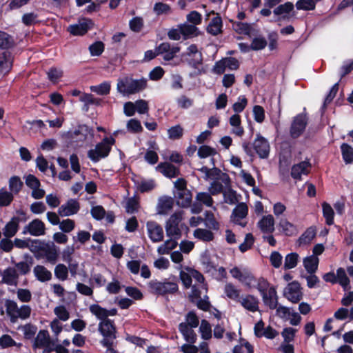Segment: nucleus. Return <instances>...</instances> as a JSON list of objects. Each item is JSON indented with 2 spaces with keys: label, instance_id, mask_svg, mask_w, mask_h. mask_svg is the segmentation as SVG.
<instances>
[{
  "label": "nucleus",
  "instance_id": "1",
  "mask_svg": "<svg viewBox=\"0 0 353 353\" xmlns=\"http://www.w3.org/2000/svg\"><path fill=\"white\" fill-rule=\"evenodd\" d=\"M146 80L134 79L131 77L125 76L117 80V92L123 96H129L141 92L146 88Z\"/></svg>",
  "mask_w": 353,
  "mask_h": 353
},
{
  "label": "nucleus",
  "instance_id": "2",
  "mask_svg": "<svg viewBox=\"0 0 353 353\" xmlns=\"http://www.w3.org/2000/svg\"><path fill=\"white\" fill-rule=\"evenodd\" d=\"M183 218L184 212L183 211H177L170 216L165 225L168 236L175 239L181 238L182 231L185 227L184 223H182Z\"/></svg>",
  "mask_w": 353,
  "mask_h": 353
},
{
  "label": "nucleus",
  "instance_id": "3",
  "mask_svg": "<svg viewBox=\"0 0 353 353\" xmlns=\"http://www.w3.org/2000/svg\"><path fill=\"white\" fill-rule=\"evenodd\" d=\"M115 139L112 137H105L101 142L96 145L95 148L88 152V156L91 161L97 162L103 158L108 156L112 146L114 144Z\"/></svg>",
  "mask_w": 353,
  "mask_h": 353
},
{
  "label": "nucleus",
  "instance_id": "4",
  "mask_svg": "<svg viewBox=\"0 0 353 353\" xmlns=\"http://www.w3.org/2000/svg\"><path fill=\"white\" fill-rule=\"evenodd\" d=\"M188 63L195 69H199L203 63V57L201 52L199 51L196 45L192 44L188 47L185 52L183 54Z\"/></svg>",
  "mask_w": 353,
  "mask_h": 353
},
{
  "label": "nucleus",
  "instance_id": "5",
  "mask_svg": "<svg viewBox=\"0 0 353 353\" xmlns=\"http://www.w3.org/2000/svg\"><path fill=\"white\" fill-rule=\"evenodd\" d=\"M214 200L210 193L205 192H197L195 196V202L191 205V212L193 214H199L203 210L202 205L206 207H212Z\"/></svg>",
  "mask_w": 353,
  "mask_h": 353
},
{
  "label": "nucleus",
  "instance_id": "6",
  "mask_svg": "<svg viewBox=\"0 0 353 353\" xmlns=\"http://www.w3.org/2000/svg\"><path fill=\"white\" fill-rule=\"evenodd\" d=\"M239 67V63L237 59L233 57H226L215 63L213 68L214 73L221 74L225 72L226 69L236 70Z\"/></svg>",
  "mask_w": 353,
  "mask_h": 353
},
{
  "label": "nucleus",
  "instance_id": "7",
  "mask_svg": "<svg viewBox=\"0 0 353 353\" xmlns=\"http://www.w3.org/2000/svg\"><path fill=\"white\" fill-rule=\"evenodd\" d=\"M263 298L264 304L271 310H274L278 305V296L276 288H258Z\"/></svg>",
  "mask_w": 353,
  "mask_h": 353
},
{
  "label": "nucleus",
  "instance_id": "8",
  "mask_svg": "<svg viewBox=\"0 0 353 353\" xmlns=\"http://www.w3.org/2000/svg\"><path fill=\"white\" fill-rule=\"evenodd\" d=\"M99 331L103 336V339L114 340L116 339V326L114 321L107 319L100 321L99 323Z\"/></svg>",
  "mask_w": 353,
  "mask_h": 353
},
{
  "label": "nucleus",
  "instance_id": "9",
  "mask_svg": "<svg viewBox=\"0 0 353 353\" xmlns=\"http://www.w3.org/2000/svg\"><path fill=\"white\" fill-rule=\"evenodd\" d=\"M25 182L28 187L32 189V196L35 199H39L44 196L45 191L40 188L39 180L32 174H28L25 178Z\"/></svg>",
  "mask_w": 353,
  "mask_h": 353
},
{
  "label": "nucleus",
  "instance_id": "10",
  "mask_svg": "<svg viewBox=\"0 0 353 353\" xmlns=\"http://www.w3.org/2000/svg\"><path fill=\"white\" fill-rule=\"evenodd\" d=\"M254 148L261 159H266L270 153V145L268 141L261 134H256V138L254 141Z\"/></svg>",
  "mask_w": 353,
  "mask_h": 353
},
{
  "label": "nucleus",
  "instance_id": "11",
  "mask_svg": "<svg viewBox=\"0 0 353 353\" xmlns=\"http://www.w3.org/2000/svg\"><path fill=\"white\" fill-rule=\"evenodd\" d=\"M92 26V21L88 19L79 20L76 24L70 25L68 28L70 33L74 36H81L85 34Z\"/></svg>",
  "mask_w": 353,
  "mask_h": 353
},
{
  "label": "nucleus",
  "instance_id": "12",
  "mask_svg": "<svg viewBox=\"0 0 353 353\" xmlns=\"http://www.w3.org/2000/svg\"><path fill=\"white\" fill-rule=\"evenodd\" d=\"M146 228L149 238L153 242H160L163 239V230L162 227L154 221H148Z\"/></svg>",
  "mask_w": 353,
  "mask_h": 353
},
{
  "label": "nucleus",
  "instance_id": "13",
  "mask_svg": "<svg viewBox=\"0 0 353 353\" xmlns=\"http://www.w3.org/2000/svg\"><path fill=\"white\" fill-rule=\"evenodd\" d=\"M307 125V117L305 114L297 115L292 123L290 133L292 137H299L305 130Z\"/></svg>",
  "mask_w": 353,
  "mask_h": 353
},
{
  "label": "nucleus",
  "instance_id": "14",
  "mask_svg": "<svg viewBox=\"0 0 353 353\" xmlns=\"http://www.w3.org/2000/svg\"><path fill=\"white\" fill-rule=\"evenodd\" d=\"M27 232L34 236L45 234L46 227L44 223L38 219H34L24 228L23 233Z\"/></svg>",
  "mask_w": 353,
  "mask_h": 353
},
{
  "label": "nucleus",
  "instance_id": "15",
  "mask_svg": "<svg viewBox=\"0 0 353 353\" xmlns=\"http://www.w3.org/2000/svg\"><path fill=\"white\" fill-rule=\"evenodd\" d=\"M248 213V207L245 203H239L236 208L233 210L232 214V218L234 223L240 225L242 227H245L246 223L241 222V221L245 218Z\"/></svg>",
  "mask_w": 353,
  "mask_h": 353
},
{
  "label": "nucleus",
  "instance_id": "16",
  "mask_svg": "<svg viewBox=\"0 0 353 353\" xmlns=\"http://www.w3.org/2000/svg\"><path fill=\"white\" fill-rule=\"evenodd\" d=\"M47 344L54 345V341L50 339L49 332L47 330H41L39 331L37 336L34 339L32 348L34 350L42 348Z\"/></svg>",
  "mask_w": 353,
  "mask_h": 353
},
{
  "label": "nucleus",
  "instance_id": "17",
  "mask_svg": "<svg viewBox=\"0 0 353 353\" xmlns=\"http://www.w3.org/2000/svg\"><path fill=\"white\" fill-rule=\"evenodd\" d=\"M157 54H163V59L166 61L172 59L176 53L180 51V48L176 46H171L169 43H162L157 48Z\"/></svg>",
  "mask_w": 353,
  "mask_h": 353
},
{
  "label": "nucleus",
  "instance_id": "18",
  "mask_svg": "<svg viewBox=\"0 0 353 353\" xmlns=\"http://www.w3.org/2000/svg\"><path fill=\"white\" fill-rule=\"evenodd\" d=\"M79 208V203L77 200L70 199L66 203L60 206L58 212L62 216H69L77 214Z\"/></svg>",
  "mask_w": 353,
  "mask_h": 353
},
{
  "label": "nucleus",
  "instance_id": "19",
  "mask_svg": "<svg viewBox=\"0 0 353 353\" xmlns=\"http://www.w3.org/2000/svg\"><path fill=\"white\" fill-rule=\"evenodd\" d=\"M230 272L234 278L239 280L240 281L248 285H254V283H253L252 281L255 282V279L250 272L245 270L241 271L237 267L232 268Z\"/></svg>",
  "mask_w": 353,
  "mask_h": 353
},
{
  "label": "nucleus",
  "instance_id": "20",
  "mask_svg": "<svg viewBox=\"0 0 353 353\" xmlns=\"http://www.w3.org/2000/svg\"><path fill=\"white\" fill-rule=\"evenodd\" d=\"M311 165L307 161L295 164L292 168L291 176L294 179H301L302 175L308 174Z\"/></svg>",
  "mask_w": 353,
  "mask_h": 353
},
{
  "label": "nucleus",
  "instance_id": "21",
  "mask_svg": "<svg viewBox=\"0 0 353 353\" xmlns=\"http://www.w3.org/2000/svg\"><path fill=\"white\" fill-rule=\"evenodd\" d=\"M43 257L52 264H55L59 256V248L53 243L46 244L42 248Z\"/></svg>",
  "mask_w": 353,
  "mask_h": 353
},
{
  "label": "nucleus",
  "instance_id": "22",
  "mask_svg": "<svg viewBox=\"0 0 353 353\" xmlns=\"http://www.w3.org/2000/svg\"><path fill=\"white\" fill-rule=\"evenodd\" d=\"M259 228L263 233L271 234L274 231V219L272 215L263 216L258 222Z\"/></svg>",
  "mask_w": 353,
  "mask_h": 353
},
{
  "label": "nucleus",
  "instance_id": "23",
  "mask_svg": "<svg viewBox=\"0 0 353 353\" xmlns=\"http://www.w3.org/2000/svg\"><path fill=\"white\" fill-rule=\"evenodd\" d=\"M193 328L188 327V325L185 322H182L179 325V330L187 343H195L196 342L197 335Z\"/></svg>",
  "mask_w": 353,
  "mask_h": 353
},
{
  "label": "nucleus",
  "instance_id": "24",
  "mask_svg": "<svg viewBox=\"0 0 353 353\" xmlns=\"http://www.w3.org/2000/svg\"><path fill=\"white\" fill-rule=\"evenodd\" d=\"M174 200L170 196H163L159 199L157 206V212L159 214H168L173 208Z\"/></svg>",
  "mask_w": 353,
  "mask_h": 353
},
{
  "label": "nucleus",
  "instance_id": "25",
  "mask_svg": "<svg viewBox=\"0 0 353 353\" xmlns=\"http://www.w3.org/2000/svg\"><path fill=\"white\" fill-rule=\"evenodd\" d=\"M175 198L177 204L182 208H191L192 195L191 192L188 190H183L175 192Z\"/></svg>",
  "mask_w": 353,
  "mask_h": 353
},
{
  "label": "nucleus",
  "instance_id": "26",
  "mask_svg": "<svg viewBox=\"0 0 353 353\" xmlns=\"http://www.w3.org/2000/svg\"><path fill=\"white\" fill-rule=\"evenodd\" d=\"M157 170L168 178L176 177L179 175V170L172 164L162 163L158 165Z\"/></svg>",
  "mask_w": 353,
  "mask_h": 353
},
{
  "label": "nucleus",
  "instance_id": "27",
  "mask_svg": "<svg viewBox=\"0 0 353 353\" xmlns=\"http://www.w3.org/2000/svg\"><path fill=\"white\" fill-rule=\"evenodd\" d=\"M19 218L12 217L3 229V234L5 237L11 238L14 236L19 230Z\"/></svg>",
  "mask_w": 353,
  "mask_h": 353
},
{
  "label": "nucleus",
  "instance_id": "28",
  "mask_svg": "<svg viewBox=\"0 0 353 353\" xmlns=\"http://www.w3.org/2000/svg\"><path fill=\"white\" fill-rule=\"evenodd\" d=\"M319 259L318 256L310 255L303 260V266L307 273H315L318 269Z\"/></svg>",
  "mask_w": 353,
  "mask_h": 353
},
{
  "label": "nucleus",
  "instance_id": "29",
  "mask_svg": "<svg viewBox=\"0 0 353 353\" xmlns=\"http://www.w3.org/2000/svg\"><path fill=\"white\" fill-rule=\"evenodd\" d=\"M302 289L303 288H284L283 294L290 301L296 303L302 299Z\"/></svg>",
  "mask_w": 353,
  "mask_h": 353
},
{
  "label": "nucleus",
  "instance_id": "30",
  "mask_svg": "<svg viewBox=\"0 0 353 353\" xmlns=\"http://www.w3.org/2000/svg\"><path fill=\"white\" fill-rule=\"evenodd\" d=\"M94 134L92 131L88 126L81 125L79 126L77 130L74 132V135L72 136L73 139H78V140L81 141H87L88 139H91L93 137Z\"/></svg>",
  "mask_w": 353,
  "mask_h": 353
},
{
  "label": "nucleus",
  "instance_id": "31",
  "mask_svg": "<svg viewBox=\"0 0 353 353\" xmlns=\"http://www.w3.org/2000/svg\"><path fill=\"white\" fill-rule=\"evenodd\" d=\"M17 273L14 268H8L2 274V282L8 285H17Z\"/></svg>",
  "mask_w": 353,
  "mask_h": 353
},
{
  "label": "nucleus",
  "instance_id": "32",
  "mask_svg": "<svg viewBox=\"0 0 353 353\" xmlns=\"http://www.w3.org/2000/svg\"><path fill=\"white\" fill-rule=\"evenodd\" d=\"M316 236V231L313 228H307L298 239L299 246L309 245L312 243Z\"/></svg>",
  "mask_w": 353,
  "mask_h": 353
},
{
  "label": "nucleus",
  "instance_id": "33",
  "mask_svg": "<svg viewBox=\"0 0 353 353\" xmlns=\"http://www.w3.org/2000/svg\"><path fill=\"white\" fill-rule=\"evenodd\" d=\"M177 240L178 239L171 237L170 239L165 241L163 244L158 247L157 252L161 255L169 254L172 250L174 249L177 246Z\"/></svg>",
  "mask_w": 353,
  "mask_h": 353
},
{
  "label": "nucleus",
  "instance_id": "34",
  "mask_svg": "<svg viewBox=\"0 0 353 353\" xmlns=\"http://www.w3.org/2000/svg\"><path fill=\"white\" fill-rule=\"evenodd\" d=\"M221 28L222 20L221 17L217 15L212 19L207 28V30L212 35H217L221 32Z\"/></svg>",
  "mask_w": 353,
  "mask_h": 353
},
{
  "label": "nucleus",
  "instance_id": "35",
  "mask_svg": "<svg viewBox=\"0 0 353 353\" xmlns=\"http://www.w3.org/2000/svg\"><path fill=\"white\" fill-rule=\"evenodd\" d=\"M34 273L35 276L41 281H47L52 278V273L43 265L35 266Z\"/></svg>",
  "mask_w": 353,
  "mask_h": 353
},
{
  "label": "nucleus",
  "instance_id": "36",
  "mask_svg": "<svg viewBox=\"0 0 353 353\" xmlns=\"http://www.w3.org/2000/svg\"><path fill=\"white\" fill-rule=\"evenodd\" d=\"M193 235L194 238L203 241H211L214 239L213 233L207 229L198 228L194 231Z\"/></svg>",
  "mask_w": 353,
  "mask_h": 353
},
{
  "label": "nucleus",
  "instance_id": "37",
  "mask_svg": "<svg viewBox=\"0 0 353 353\" xmlns=\"http://www.w3.org/2000/svg\"><path fill=\"white\" fill-rule=\"evenodd\" d=\"M279 226L282 229L283 232L287 236L294 235L298 232L296 227L286 219L280 220Z\"/></svg>",
  "mask_w": 353,
  "mask_h": 353
},
{
  "label": "nucleus",
  "instance_id": "38",
  "mask_svg": "<svg viewBox=\"0 0 353 353\" xmlns=\"http://www.w3.org/2000/svg\"><path fill=\"white\" fill-rule=\"evenodd\" d=\"M5 305L6 307L7 314L10 318V321L12 323H15L17 320V316H16V315L19 309L17 303L12 300H6Z\"/></svg>",
  "mask_w": 353,
  "mask_h": 353
},
{
  "label": "nucleus",
  "instance_id": "39",
  "mask_svg": "<svg viewBox=\"0 0 353 353\" xmlns=\"http://www.w3.org/2000/svg\"><path fill=\"white\" fill-rule=\"evenodd\" d=\"M299 255L296 252H291L288 254L284 259L283 268L285 270H290L294 268L299 261Z\"/></svg>",
  "mask_w": 353,
  "mask_h": 353
},
{
  "label": "nucleus",
  "instance_id": "40",
  "mask_svg": "<svg viewBox=\"0 0 353 353\" xmlns=\"http://www.w3.org/2000/svg\"><path fill=\"white\" fill-rule=\"evenodd\" d=\"M111 83L109 81H103L99 85L90 86V90L99 95H107L110 93Z\"/></svg>",
  "mask_w": 353,
  "mask_h": 353
},
{
  "label": "nucleus",
  "instance_id": "41",
  "mask_svg": "<svg viewBox=\"0 0 353 353\" xmlns=\"http://www.w3.org/2000/svg\"><path fill=\"white\" fill-rule=\"evenodd\" d=\"M12 66L10 59L6 52L0 54V75H3L9 72Z\"/></svg>",
  "mask_w": 353,
  "mask_h": 353
},
{
  "label": "nucleus",
  "instance_id": "42",
  "mask_svg": "<svg viewBox=\"0 0 353 353\" xmlns=\"http://www.w3.org/2000/svg\"><path fill=\"white\" fill-rule=\"evenodd\" d=\"M90 312L101 321L109 319L107 318V309L101 307L98 304H93L90 307Z\"/></svg>",
  "mask_w": 353,
  "mask_h": 353
},
{
  "label": "nucleus",
  "instance_id": "43",
  "mask_svg": "<svg viewBox=\"0 0 353 353\" xmlns=\"http://www.w3.org/2000/svg\"><path fill=\"white\" fill-rule=\"evenodd\" d=\"M150 147L152 150L146 152L145 160L150 164H155L159 160L157 153L155 151L158 150V146L155 142H151Z\"/></svg>",
  "mask_w": 353,
  "mask_h": 353
},
{
  "label": "nucleus",
  "instance_id": "44",
  "mask_svg": "<svg viewBox=\"0 0 353 353\" xmlns=\"http://www.w3.org/2000/svg\"><path fill=\"white\" fill-rule=\"evenodd\" d=\"M54 276L59 281H65L68 277V268L62 263H59L54 268Z\"/></svg>",
  "mask_w": 353,
  "mask_h": 353
},
{
  "label": "nucleus",
  "instance_id": "45",
  "mask_svg": "<svg viewBox=\"0 0 353 353\" xmlns=\"http://www.w3.org/2000/svg\"><path fill=\"white\" fill-rule=\"evenodd\" d=\"M199 331L201 332V337L203 339L209 340L212 338L211 325L207 320L203 319L201 321Z\"/></svg>",
  "mask_w": 353,
  "mask_h": 353
},
{
  "label": "nucleus",
  "instance_id": "46",
  "mask_svg": "<svg viewBox=\"0 0 353 353\" xmlns=\"http://www.w3.org/2000/svg\"><path fill=\"white\" fill-rule=\"evenodd\" d=\"M180 28L184 39L196 35L198 28L192 24H180Z\"/></svg>",
  "mask_w": 353,
  "mask_h": 353
},
{
  "label": "nucleus",
  "instance_id": "47",
  "mask_svg": "<svg viewBox=\"0 0 353 353\" xmlns=\"http://www.w3.org/2000/svg\"><path fill=\"white\" fill-rule=\"evenodd\" d=\"M204 221L205 225L210 229H212L214 230H219V224L218 221L216 220L214 215L212 212L210 211H206L205 212Z\"/></svg>",
  "mask_w": 353,
  "mask_h": 353
},
{
  "label": "nucleus",
  "instance_id": "48",
  "mask_svg": "<svg viewBox=\"0 0 353 353\" xmlns=\"http://www.w3.org/2000/svg\"><path fill=\"white\" fill-rule=\"evenodd\" d=\"M153 10L157 15H168L172 13L170 6L162 2L156 3L154 6Z\"/></svg>",
  "mask_w": 353,
  "mask_h": 353
},
{
  "label": "nucleus",
  "instance_id": "49",
  "mask_svg": "<svg viewBox=\"0 0 353 353\" xmlns=\"http://www.w3.org/2000/svg\"><path fill=\"white\" fill-rule=\"evenodd\" d=\"M341 150L345 162L347 163H352L353 161V148L347 143H343Z\"/></svg>",
  "mask_w": 353,
  "mask_h": 353
},
{
  "label": "nucleus",
  "instance_id": "50",
  "mask_svg": "<svg viewBox=\"0 0 353 353\" xmlns=\"http://www.w3.org/2000/svg\"><path fill=\"white\" fill-rule=\"evenodd\" d=\"M323 214L325 219L326 223L332 225L334 223V210L331 205L327 203L324 202L322 204Z\"/></svg>",
  "mask_w": 353,
  "mask_h": 353
},
{
  "label": "nucleus",
  "instance_id": "51",
  "mask_svg": "<svg viewBox=\"0 0 353 353\" xmlns=\"http://www.w3.org/2000/svg\"><path fill=\"white\" fill-rule=\"evenodd\" d=\"M183 128L180 125H176L168 130V138L172 140L179 139L183 137Z\"/></svg>",
  "mask_w": 353,
  "mask_h": 353
},
{
  "label": "nucleus",
  "instance_id": "52",
  "mask_svg": "<svg viewBox=\"0 0 353 353\" xmlns=\"http://www.w3.org/2000/svg\"><path fill=\"white\" fill-rule=\"evenodd\" d=\"M336 281L337 283L343 287H347L350 285V279L346 274L345 269L339 268L336 270Z\"/></svg>",
  "mask_w": 353,
  "mask_h": 353
},
{
  "label": "nucleus",
  "instance_id": "53",
  "mask_svg": "<svg viewBox=\"0 0 353 353\" xmlns=\"http://www.w3.org/2000/svg\"><path fill=\"white\" fill-rule=\"evenodd\" d=\"M316 0H299L296 3L298 10H313L316 7Z\"/></svg>",
  "mask_w": 353,
  "mask_h": 353
},
{
  "label": "nucleus",
  "instance_id": "54",
  "mask_svg": "<svg viewBox=\"0 0 353 353\" xmlns=\"http://www.w3.org/2000/svg\"><path fill=\"white\" fill-rule=\"evenodd\" d=\"M216 154L214 148L208 145H201L198 149L197 154L201 159H205L210 157H213Z\"/></svg>",
  "mask_w": 353,
  "mask_h": 353
},
{
  "label": "nucleus",
  "instance_id": "55",
  "mask_svg": "<svg viewBox=\"0 0 353 353\" xmlns=\"http://www.w3.org/2000/svg\"><path fill=\"white\" fill-rule=\"evenodd\" d=\"M224 201L226 203L233 205L238 202L239 199L236 191L227 189L223 192Z\"/></svg>",
  "mask_w": 353,
  "mask_h": 353
},
{
  "label": "nucleus",
  "instance_id": "56",
  "mask_svg": "<svg viewBox=\"0 0 353 353\" xmlns=\"http://www.w3.org/2000/svg\"><path fill=\"white\" fill-rule=\"evenodd\" d=\"M241 304L249 311L256 312L258 310L257 302L251 296L243 298L242 299Z\"/></svg>",
  "mask_w": 353,
  "mask_h": 353
},
{
  "label": "nucleus",
  "instance_id": "57",
  "mask_svg": "<svg viewBox=\"0 0 353 353\" xmlns=\"http://www.w3.org/2000/svg\"><path fill=\"white\" fill-rule=\"evenodd\" d=\"M23 331L24 339L27 340H30L34 339V335L37 331V327L34 325H32L31 323H27L23 326Z\"/></svg>",
  "mask_w": 353,
  "mask_h": 353
},
{
  "label": "nucleus",
  "instance_id": "58",
  "mask_svg": "<svg viewBox=\"0 0 353 353\" xmlns=\"http://www.w3.org/2000/svg\"><path fill=\"white\" fill-rule=\"evenodd\" d=\"M294 9V5L291 2H286L284 4L279 6L274 10V14L275 15H281L284 14H288Z\"/></svg>",
  "mask_w": 353,
  "mask_h": 353
},
{
  "label": "nucleus",
  "instance_id": "59",
  "mask_svg": "<svg viewBox=\"0 0 353 353\" xmlns=\"http://www.w3.org/2000/svg\"><path fill=\"white\" fill-rule=\"evenodd\" d=\"M54 312L57 316V319H59V321L61 320L65 321L70 318L69 312L63 305L57 306L54 310Z\"/></svg>",
  "mask_w": 353,
  "mask_h": 353
},
{
  "label": "nucleus",
  "instance_id": "60",
  "mask_svg": "<svg viewBox=\"0 0 353 353\" xmlns=\"http://www.w3.org/2000/svg\"><path fill=\"white\" fill-rule=\"evenodd\" d=\"M59 229L64 233L72 232L75 228V223L73 220L67 219L60 221Z\"/></svg>",
  "mask_w": 353,
  "mask_h": 353
},
{
  "label": "nucleus",
  "instance_id": "61",
  "mask_svg": "<svg viewBox=\"0 0 353 353\" xmlns=\"http://www.w3.org/2000/svg\"><path fill=\"white\" fill-rule=\"evenodd\" d=\"M126 128L132 133H138L142 131L143 128L139 121L132 119L127 123Z\"/></svg>",
  "mask_w": 353,
  "mask_h": 353
},
{
  "label": "nucleus",
  "instance_id": "62",
  "mask_svg": "<svg viewBox=\"0 0 353 353\" xmlns=\"http://www.w3.org/2000/svg\"><path fill=\"white\" fill-rule=\"evenodd\" d=\"M186 324L188 325V327L196 328L199 324V319L196 313L194 311H190L185 316Z\"/></svg>",
  "mask_w": 353,
  "mask_h": 353
},
{
  "label": "nucleus",
  "instance_id": "63",
  "mask_svg": "<svg viewBox=\"0 0 353 353\" xmlns=\"http://www.w3.org/2000/svg\"><path fill=\"white\" fill-rule=\"evenodd\" d=\"M22 182L18 176H12L9 181V188L12 192L18 193L22 187Z\"/></svg>",
  "mask_w": 353,
  "mask_h": 353
},
{
  "label": "nucleus",
  "instance_id": "64",
  "mask_svg": "<svg viewBox=\"0 0 353 353\" xmlns=\"http://www.w3.org/2000/svg\"><path fill=\"white\" fill-rule=\"evenodd\" d=\"M296 332V330L291 327L284 328L281 332V335L284 339V342L289 343L290 342L293 341Z\"/></svg>",
  "mask_w": 353,
  "mask_h": 353
}]
</instances>
